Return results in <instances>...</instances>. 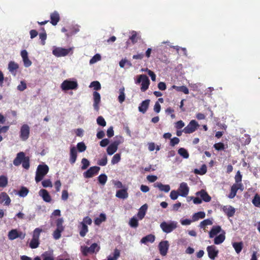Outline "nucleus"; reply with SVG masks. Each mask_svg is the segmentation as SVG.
<instances>
[{
    "mask_svg": "<svg viewBox=\"0 0 260 260\" xmlns=\"http://www.w3.org/2000/svg\"><path fill=\"white\" fill-rule=\"evenodd\" d=\"M49 167L46 165H39L36 172L35 180L36 182L41 181L48 173Z\"/></svg>",
    "mask_w": 260,
    "mask_h": 260,
    "instance_id": "f257e3e1",
    "label": "nucleus"
},
{
    "mask_svg": "<svg viewBox=\"0 0 260 260\" xmlns=\"http://www.w3.org/2000/svg\"><path fill=\"white\" fill-rule=\"evenodd\" d=\"M42 230L40 228H36L33 232L32 238L30 241L29 246L31 249H35L39 247L40 244L39 238Z\"/></svg>",
    "mask_w": 260,
    "mask_h": 260,
    "instance_id": "f03ea898",
    "label": "nucleus"
},
{
    "mask_svg": "<svg viewBox=\"0 0 260 260\" xmlns=\"http://www.w3.org/2000/svg\"><path fill=\"white\" fill-rule=\"evenodd\" d=\"M160 227L164 232L167 234L170 233L177 228V222L174 221L170 222L163 221L160 223Z\"/></svg>",
    "mask_w": 260,
    "mask_h": 260,
    "instance_id": "7ed1b4c3",
    "label": "nucleus"
},
{
    "mask_svg": "<svg viewBox=\"0 0 260 260\" xmlns=\"http://www.w3.org/2000/svg\"><path fill=\"white\" fill-rule=\"evenodd\" d=\"M141 82V90L142 91H145L149 87L150 81L148 77L146 75H139L138 79L136 81V84Z\"/></svg>",
    "mask_w": 260,
    "mask_h": 260,
    "instance_id": "20e7f679",
    "label": "nucleus"
},
{
    "mask_svg": "<svg viewBox=\"0 0 260 260\" xmlns=\"http://www.w3.org/2000/svg\"><path fill=\"white\" fill-rule=\"evenodd\" d=\"M63 222L62 218H58L56 220V229L53 233V238L55 240H58L61 237V233L64 230Z\"/></svg>",
    "mask_w": 260,
    "mask_h": 260,
    "instance_id": "39448f33",
    "label": "nucleus"
},
{
    "mask_svg": "<svg viewBox=\"0 0 260 260\" xmlns=\"http://www.w3.org/2000/svg\"><path fill=\"white\" fill-rule=\"evenodd\" d=\"M200 126V125L195 120H191L188 124L185 126L183 132L186 134H191L194 132Z\"/></svg>",
    "mask_w": 260,
    "mask_h": 260,
    "instance_id": "423d86ee",
    "label": "nucleus"
},
{
    "mask_svg": "<svg viewBox=\"0 0 260 260\" xmlns=\"http://www.w3.org/2000/svg\"><path fill=\"white\" fill-rule=\"evenodd\" d=\"M77 87L78 83L77 81H74L66 80L61 84V89L64 91L71 89H76Z\"/></svg>",
    "mask_w": 260,
    "mask_h": 260,
    "instance_id": "0eeeda50",
    "label": "nucleus"
},
{
    "mask_svg": "<svg viewBox=\"0 0 260 260\" xmlns=\"http://www.w3.org/2000/svg\"><path fill=\"white\" fill-rule=\"evenodd\" d=\"M29 133L30 128L29 126L26 124H23L20 128V138L22 140L26 141L29 138Z\"/></svg>",
    "mask_w": 260,
    "mask_h": 260,
    "instance_id": "6e6552de",
    "label": "nucleus"
},
{
    "mask_svg": "<svg viewBox=\"0 0 260 260\" xmlns=\"http://www.w3.org/2000/svg\"><path fill=\"white\" fill-rule=\"evenodd\" d=\"M70 50L71 49H65L61 47H56L53 50L52 53L54 56L58 57L65 56L69 53Z\"/></svg>",
    "mask_w": 260,
    "mask_h": 260,
    "instance_id": "1a4fd4ad",
    "label": "nucleus"
},
{
    "mask_svg": "<svg viewBox=\"0 0 260 260\" xmlns=\"http://www.w3.org/2000/svg\"><path fill=\"white\" fill-rule=\"evenodd\" d=\"M100 168L98 166H93L90 167L86 172H84L83 176L85 178H90L92 177L95 175L98 174Z\"/></svg>",
    "mask_w": 260,
    "mask_h": 260,
    "instance_id": "9d476101",
    "label": "nucleus"
},
{
    "mask_svg": "<svg viewBox=\"0 0 260 260\" xmlns=\"http://www.w3.org/2000/svg\"><path fill=\"white\" fill-rule=\"evenodd\" d=\"M121 143V141L119 139L115 140L112 142L107 149V153L109 155H112L117 150L118 145Z\"/></svg>",
    "mask_w": 260,
    "mask_h": 260,
    "instance_id": "9b49d317",
    "label": "nucleus"
},
{
    "mask_svg": "<svg viewBox=\"0 0 260 260\" xmlns=\"http://www.w3.org/2000/svg\"><path fill=\"white\" fill-rule=\"evenodd\" d=\"M244 189L242 183H235L231 188V191L229 193L228 197L230 199H233L236 195L237 192L239 189L243 190Z\"/></svg>",
    "mask_w": 260,
    "mask_h": 260,
    "instance_id": "f8f14e48",
    "label": "nucleus"
},
{
    "mask_svg": "<svg viewBox=\"0 0 260 260\" xmlns=\"http://www.w3.org/2000/svg\"><path fill=\"white\" fill-rule=\"evenodd\" d=\"M169 247V242L167 240L161 241L158 244V249L160 254L165 256L167 254Z\"/></svg>",
    "mask_w": 260,
    "mask_h": 260,
    "instance_id": "ddd939ff",
    "label": "nucleus"
},
{
    "mask_svg": "<svg viewBox=\"0 0 260 260\" xmlns=\"http://www.w3.org/2000/svg\"><path fill=\"white\" fill-rule=\"evenodd\" d=\"M8 236L10 240H13L19 237L23 239L25 234H23L22 232H18L16 229H13L9 231Z\"/></svg>",
    "mask_w": 260,
    "mask_h": 260,
    "instance_id": "4468645a",
    "label": "nucleus"
},
{
    "mask_svg": "<svg viewBox=\"0 0 260 260\" xmlns=\"http://www.w3.org/2000/svg\"><path fill=\"white\" fill-rule=\"evenodd\" d=\"M207 251L209 257L213 260L215 258L218 253V250L216 249V247L214 245L208 246L207 247Z\"/></svg>",
    "mask_w": 260,
    "mask_h": 260,
    "instance_id": "2eb2a0df",
    "label": "nucleus"
},
{
    "mask_svg": "<svg viewBox=\"0 0 260 260\" xmlns=\"http://www.w3.org/2000/svg\"><path fill=\"white\" fill-rule=\"evenodd\" d=\"M179 195L182 197H186L189 192V187L185 182H182L178 188Z\"/></svg>",
    "mask_w": 260,
    "mask_h": 260,
    "instance_id": "dca6fc26",
    "label": "nucleus"
},
{
    "mask_svg": "<svg viewBox=\"0 0 260 260\" xmlns=\"http://www.w3.org/2000/svg\"><path fill=\"white\" fill-rule=\"evenodd\" d=\"M93 108L96 111H98L100 109L99 104L101 102L100 94L99 92H98L97 91H94L93 92Z\"/></svg>",
    "mask_w": 260,
    "mask_h": 260,
    "instance_id": "f3484780",
    "label": "nucleus"
},
{
    "mask_svg": "<svg viewBox=\"0 0 260 260\" xmlns=\"http://www.w3.org/2000/svg\"><path fill=\"white\" fill-rule=\"evenodd\" d=\"M223 212L228 217H233L236 212L235 209L232 206H223L222 208Z\"/></svg>",
    "mask_w": 260,
    "mask_h": 260,
    "instance_id": "a211bd4d",
    "label": "nucleus"
},
{
    "mask_svg": "<svg viewBox=\"0 0 260 260\" xmlns=\"http://www.w3.org/2000/svg\"><path fill=\"white\" fill-rule=\"evenodd\" d=\"M26 157V156H25V153L23 152H20L18 153L16 157L13 160V164L15 166H19Z\"/></svg>",
    "mask_w": 260,
    "mask_h": 260,
    "instance_id": "6ab92c4d",
    "label": "nucleus"
},
{
    "mask_svg": "<svg viewBox=\"0 0 260 260\" xmlns=\"http://www.w3.org/2000/svg\"><path fill=\"white\" fill-rule=\"evenodd\" d=\"M198 196H200L202 201L205 202H209L211 200V197L208 194L207 192L204 189H202L196 193Z\"/></svg>",
    "mask_w": 260,
    "mask_h": 260,
    "instance_id": "aec40b11",
    "label": "nucleus"
},
{
    "mask_svg": "<svg viewBox=\"0 0 260 260\" xmlns=\"http://www.w3.org/2000/svg\"><path fill=\"white\" fill-rule=\"evenodd\" d=\"M77 157V151L75 147L72 146L70 148V162L71 164H74L76 161Z\"/></svg>",
    "mask_w": 260,
    "mask_h": 260,
    "instance_id": "412c9836",
    "label": "nucleus"
},
{
    "mask_svg": "<svg viewBox=\"0 0 260 260\" xmlns=\"http://www.w3.org/2000/svg\"><path fill=\"white\" fill-rule=\"evenodd\" d=\"M60 20L59 13L55 11L50 14V23L54 26L56 25Z\"/></svg>",
    "mask_w": 260,
    "mask_h": 260,
    "instance_id": "4be33fe9",
    "label": "nucleus"
},
{
    "mask_svg": "<svg viewBox=\"0 0 260 260\" xmlns=\"http://www.w3.org/2000/svg\"><path fill=\"white\" fill-rule=\"evenodd\" d=\"M150 101L148 99L143 101L138 107L139 111L143 114L145 113L149 107Z\"/></svg>",
    "mask_w": 260,
    "mask_h": 260,
    "instance_id": "5701e85b",
    "label": "nucleus"
},
{
    "mask_svg": "<svg viewBox=\"0 0 260 260\" xmlns=\"http://www.w3.org/2000/svg\"><path fill=\"white\" fill-rule=\"evenodd\" d=\"M39 194L46 202L49 203L51 201V198L48 191L45 189H42L39 191Z\"/></svg>",
    "mask_w": 260,
    "mask_h": 260,
    "instance_id": "b1692460",
    "label": "nucleus"
},
{
    "mask_svg": "<svg viewBox=\"0 0 260 260\" xmlns=\"http://www.w3.org/2000/svg\"><path fill=\"white\" fill-rule=\"evenodd\" d=\"M0 200L1 203L5 202V205L7 206H9L11 201L9 196L5 192H2L1 193Z\"/></svg>",
    "mask_w": 260,
    "mask_h": 260,
    "instance_id": "393cba45",
    "label": "nucleus"
},
{
    "mask_svg": "<svg viewBox=\"0 0 260 260\" xmlns=\"http://www.w3.org/2000/svg\"><path fill=\"white\" fill-rule=\"evenodd\" d=\"M221 231V226L219 225L213 226L209 233V237L210 238H213L217 234Z\"/></svg>",
    "mask_w": 260,
    "mask_h": 260,
    "instance_id": "a878e982",
    "label": "nucleus"
},
{
    "mask_svg": "<svg viewBox=\"0 0 260 260\" xmlns=\"http://www.w3.org/2000/svg\"><path fill=\"white\" fill-rule=\"evenodd\" d=\"M147 208L148 206L147 204H144L141 207L137 214L138 217L139 219L142 220L144 217Z\"/></svg>",
    "mask_w": 260,
    "mask_h": 260,
    "instance_id": "bb28decb",
    "label": "nucleus"
},
{
    "mask_svg": "<svg viewBox=\"0 0 260 260\" xmlns=\"http://www.w3.org/2000/svg\"><path fill=\"white\" fill-rule=\"evenodd\" d=\"M155 237L153 235L149 234L142 238L141 240V242L145 244H147L148 242L153 243L155 240Z\"/></svg>",
    "mask_w": 260,
    "mask_h": 260,
    "instance_id": "cd10ccee",
    "label": "nucleus"
},
{
    "mask_svg": "<svg viewBox=\"0 0 260 260\" xmlns=\"http://www.w3.org/2000/svg\"><path fill=\"white\" fill-rule=\"evenodd\" d=\"M116 197L119 199H126L128 197L127 189H120L117 191Z\"/></svg>",
    "mask_w": 260,
    "mask_h": 260,
    "instance_id": "c85d7f7f",
    "label": "nucleus"
},
{
    "mask_svg": "<svg viewBox=\"0 0 260 260\" xmlns=\"http://www.w3.org/2000/svg\"><path fill=\"white\" fill-rule=\"evenodd\" d=\"M18 64L13 61L9 62L8 64L9 71L12 73L15 74L17 70L18 69Z\"/></svg>",
    "mask_w": 260,
    "mask_h": 260,
    "instance_id": "c756f323",
    "label": "nucleus"
},
{
    "mask_svg": "<svg viewBox=\"0 0 260 260\" xmlns=\"http://www.w3.org/2000/svg\"><path fill=\"white\" fill-rule=\"evenodd\" d=\"M206 214L203 211H200L195 213L192 216V221H196L200 219H203L205 217Z\"/></svg>",
    "mask_w": 260,
    "mask_h": 260,
    "instance_id": "7c9ffc66",
    "label": "nucleus"
},
{
    "mask_svg": "<svg viewBox=\"0 0 260 260\" xmlns=\"http://www.w3.org/2000/svg\"><path fill=\"white\" fill-rule=\"evenodd\" d=\"M80 225L81 227L80 228L79 234L81 237H84L88 232V228L87 225L84 224V223H80Z\"/></svg>",
    "mask_w": 260,
    "mask_h": 260,
    "instance_id": "2f4dec72",
    "label": "nucleus"
},
{
    "mask_svg": "<svg viewBox=\"0 0 260 260\" xmlns=\"http://www.w3.org/2000/svg\"><path fill=\"white\" fill-rule=\"evenodd\" d=\"M233 247L235 249L236 252L237 253H239L243 247V243L242 242H234L232 244Z\"/></svg>",
    "mask_w": 260,
    "mask_h": 260,
    "instance_id": "473e14b6",
    "label": "nucleus"
},
{
    "mask_svg": "<svg viewBox=\"0 0 260 260\" xmlns=\"http://www.w3.org/2000/svg\"><path fill=\"white\" fill-rule=\"evenodd\" d=\"M225 236L224 234H221L215 237L214 243L215 244H220L222 243L225 240Z\"/></svg>",
    "mask_w": 260,
    "mask_h": 260,
    "instance_id": "72a5a7b5",
    "label": "nucleus"
},
{
    "mask_svg": "<svg viewBox=\"0 0 260 260\" xmlns=\"http://www.w3.org/2000/svg\"><path fill=\"white\" fill-rule=\"evenodd\" d=\"M155 186L158 187L160 190L163 191L165 192H168L170 190V186L168 184L164 185L161 183H157Z\"/></svg>",
    "mask_w": 260,
    "mask_h": 260,
    "instance_id": "f704fd0d",
    "label": "nucleus"
},
{
    "mask_svg": "<svg viewBox=\"0 0 260 260\" xmlns=\"http://www.w3.org/2000/svg\"><path fill=\"white\" fill-rule=\"evenodd\" d=\"M43 260H54V257L52 253L46 251L41 255Z\"/></svg>",
    "mask_w": 260,
    "mask_h": 260,
    "instance_id": "c9c22d12",
    "label": "nucleus"
},
{
    "mask_svg": "<svg viewBox=\"0 0 260 260\" xmlns=\"http://www.w3.org/2000/svg\"><path fill=\"white\" fill-rule=\"evenodd\" d=\"M106 219V215L104 213H101L99 217H97L94 219V223L95 225H100L102 222L105 221Z\"/></svg>",
    "mask_w": 260,
    "mask_h": 260,
    "instance_id": "e433bc0d",
    "label": "nucleus"
},
{
    "mask_svg": "<svg viewBox=\"0 0 260 260\" xmlns=\"http://www.w3.org/2000/svg\"><path fill=\"white\" fill-rule=\"evenodd\" d=\"M173 88L175 89L178 91L182 92L185 94H188L189 90L187 87L185 86H177L175 85L173 86Z\"/></svg>",
    "mask_w": 260,
    "mask_h": 260,
    "instance_id": "4c0bfd02",
    "label": "nucleus"
},
{
    "mask_svg": "<svg viewBox=\"0 0 260 260\" xmlns=\"http://www.w3.org/2000/svg\"><path fill=\"white\" fill-rule=\"evenodd\" d=\"M212 224L213 222L212 220L210 219H206L201 221L199 226L201 229H205L207 225H212Z\"/></svg>",
    "mask_w": 260,
    "mask_h": 260,
    "instance_id": "58836bf2",
    "label": "nucleus"
},
{
    "mask_svg": "<svg viewBox=\"0 0 260 260\" xmlns=\"http://www.w3.org/2000/svg\"><path fill=\"white\" fill-rule=\"evenodd\" d=\"M178 154L184 158L189 157V153L188 151L184 148H180L178 150Z\"/></svg>",
    "mask_w": 260,
    "mask_h": 260,
    "instance_id": "ea45409f",
    "label": "nucleus"
},
{
    "mask_svg": "<svg viewBox=\"0 0 260 260\" xmlns=\"http://www.w3.org/2000/svg\"><path fill=\"white\" fill-rule=\"evenodd\" d=\"M124 88L122 87L119 89V95L118 96V101L120 103H122L125 100Z\"/></svg>",
    "mask_w": 260,
    "mask_h": 260,
    "instance_id": "a19ab883",
    "label": "nucleus"
},
{
    "mask_svg": "<svg viewBox=\"0 0 260 260\" xmlns=\"http://www.w3.org/2000/svg\"><path fill=\"white\" fill-rule=\"evenodd\" d=\"M28 192L29 190L26 187L22 186L21 187L18 194L21 197H25L27 195Z\"/></svg>",
    "mask_w": 260,
    "mask_h": 260,
    "instance_id": "79ce46f5",
    "label": "nucleus"
},
{
    "mask_svg": "<svg viewBox=\"0 0 260 260\" xmlns=\"http://www.w3.org/2000/svg\"><path fill=\"white\" fill-rule=\"evenodd\" d=\"M98 179L99 183L104 185L107 181V176L106 174H102L98 177Z\"/></svg>",
    "mask_w": 260,
    "mask_h": 260,
    "instance_id": "37998d69",
    "label": "nucleus"
},
{
    "mask_svg": "<svg viewBox=\"0 0 260 260\" xmlns=\"http://www.w3.org/2000/svg\"><path fill=\"white\" fill-rule=\"evenodd\" d=\"M8 178L4 176L1 175L0 176V187H5L8 184Z\"/></svg>",
    "mask_w": 260,
    "mask_h": 260,
    "instance_id": "c03bdc74",
    "label": "nucleus"
},
{
    "mask_svg": "<svg viewBox=\"0 0 260 260\" xmlns=\"http://www.w3.org/2000/svg\"><path fill=\"white\" fill-rule=\"evenodd\" d=\"M207 172V167L205 165H203L200 170L195 169L194 173L197 174L204 175Z\"/></svg>",
    "mask_w": 260,
    "mask_h": 260,
    "instance_id": "a18cd8bd",
    "label": "nucleus"
},
{
    "mask_svg": "<svg viewBox=\"0 0 260 260\" xmlns=\"http://www.w3.org/2000/svg\"><path fill=\"white\" fill-rule=\"evenodd\" d=\"M89 87H93L94 90H100L101 88V85L100 83L98 81H92Z\"/></svg>",
    "mask_w": 260,
    "mask_h": 260,
    "instance_id": "49530a36",
    "label": "nucleus"
},
{
    "mask_svg": "<svg viewBox=\"0 0 260 260\" xmlns=\"http://www.w3.org/2000/svg\"><path fill=\"white\" fill-rule=\"evenodd\" d=\"M107 156L106 154H104L102 158L98 160L97 164L101 166H105L107 165Z\"/></svg>",
    "mask_w": 260,
    "mask_h": 260,
    "instance_id": "de8ad7c7",
    "label": "nucleus"
},
{
    "mask_svg": "<svg viewBox=\"0 0 260 260\" xmlns=\"http://www.w3.org/2000/svg\"><path fill=\"white\" fill-rule=\"evenodd\" d=\"M129 224L132 228H137L139 225L138 219L135 217H132L129 220Z\"/></svg>",
    "mask_w": 260,
    "mask_h": 260,
    "instance_id": "09e8293b",
    "label": "nucleus"
},
{
    "mask_svg": "<svg viewBox=\"0 0 260 260\" xmlns=\"http://www.w3.org/2000/svg\"><path fill=\"white\" fill-rule=\"evenodd\" d=\"M129 39L131 40L133 44L136 43L139 39V37L137 36V33L135 31L132 32V36L129 37Z\"/></svg>",
    "mask_w": 260,
    "mask_h": 260,
    "instance_id": "8fccbe9b",
    "label": "nucleus"
},
{
    "mask_svg": "<svg viewBox=\"0 0 260 260\" xmlns=\"http://www.w3.org/2000/svg\"><path fill=\"white\" fill-rule=\"evenodd\" d=\"M121 159V155L119 153L115 154L112 157L111 164L113 165L117 164Z\"/></svg>",
    "mask_w": 260,
    "mask_h": 260,
    "instance_id": "3c124183",
    "label": "nucleus"
},
{
    "mask_svg": "<svg viewBox=\"0 0 260 260\" xmlns=\"http://www.w3.org/2000/svg\"><path fill=\"white\" fill-rule=\"evenodd\" d=\"M81 164L82 165L81 167V169L83 170L86 169L90 165L89 160L85 158H83L82 159Z\"/></svg>",
    "mask_w": 260,
    "mask_h": 260,
    "instance_id": "603ef678",
    "label": "nucleus"
},
{
    "mask_svg": "<svg viewBox=\"0 0 260 260\" xmlns=\"http://www.w3.org/2000/svg\"><path fill=\"white\" fill-rule=\"evenodd\" d=\"M81 252L84 256L87 255L88 253H92L90 250V247L87 246H81Z\"/></svg>",
    "mask_w": 260,
    "mask_h": 260,
    "instance_id": "864d4df0",
    "label": "nucleus"
},
{
    "mask_svg": "<svg viewBox=\"0 0 260 260\" xmlns=\"http://www.w3.org/2000/svg\"><path fill=\"white\" fill-rule=\"evenodd\" d=\"M253 205L257 207L260 206V197L258 194H255L252 200Z\"/></svg>",
    "mask_w": 260,
    "mask_h": 260,
    "instance_id": "5fc2aeb1",
    "label": "nucleus"
},
{
    "mask_svg": "<svg viewBox=\"0 0 260 260\" xmlns=\"http://www.w3.org/2000/svg\"><path fill=\"white\" fill-rule=\"evenodd\" d=\"M77 148L79 152H82L85 151L86 146L83 142H79L77 145Z\"/></svg>",
    "mask_w": 260,
    "mask_h": 260,
    "instance_id": "6e6d98bb",
    "label": "nucleus"
},
{
    "mask_svg": "<svg viewBox=\"0 0 260 260\" xmlns=\"http://www.w3.org/2000/svg\"><path fill=\"white\" fill-rule=\"evenodd\" d=\"M213 147L216 150L218 151L223 150L225 149L224 144L221 142L215 143Z\"/></svg>",
    "mask_w": 260,
    "mask_h": 260,
    "instance_id": "4d7b16f0",
    "label": "nucleus"
},
{
    "mask_svg": "<svg viewBox=\"0 0 260 260\" xmlns=\"http://www.w3.org/2000/svg\"><path fill=\"white\" fill-rule=\"evenodd\" d=\"M21 164L23 168L26 170H28L30 167L29 157L26 156L25 159L23 161V162Z\"/></svg>",
    "mask_w": 260,
    "mask_h": 260,
    "instance_id": "13d9d810",
    "label": "nucleus"
},
{
    "mask_svg": "<svg viewBox=\"0 0 260 260\" xmlns=\"http://www.w3.org/2000/svg\"><path fill=\"white\" fill-rule=\"evenodd\" d=\"M97 123L102 126H105L106 125V122L102 116H99L96 119Z\"/></svg>",
    "mask_w": 260,
    "mask_h": 260,
    "instance_id": "bf43d9fd",
    "label": "nucleus"
},
{
    "mask_svg": "<svg viewBox=\"0 0 260 260\" xmlns=\"http://www.w3.org/2000/svg\"><path fill=\"white\" fill-rule=\"evenodd\" d=\"M40 39L41 40V44L42 45L45 44V40L47 38V34L46 32H42L39 34Z\"/></svg>",
    "mask_w": 260,
    "mask_h": 260,
    "instance_id": "052dcab7",
    "label": "nucleus"
},
{
    "mask_svg": "<svg viewBox=\"0 0 260 260\" xmlns=\"http://www.w3.org/2000/svg\"><path fill=\"white\" fill-rule=\"evenodd\" d=\"M42 184L44 187H52V184L50 179H46L42 182Z\"/></svg>",
    "mask_w": 260,
    "mask_h": 260,
    "instance_id": "680f3d73",
    "label": "nucleus"
},
{
    "mask_svg": "<svg viewBox=\"0 0 260 260\" xmlns=\"http://www.w3.org/2000/svg\"><path fill=\"white\" fill-rule=\"evenodd\" d=\"M179 195V193L178 191L173 190L171 191L170 196L172 200H175L178 198Z\"/></svg>",
    "mask_w": 260,
    "mask_h": 260,
    "instance_id": "e2e57ef3",
    "label": "nucleus"
},
{
    "mask_svg": "<svg viewBox=\"0 0 260 260\" xmlns=\"http://www.w3.org/2000/svg\"><path fill=\"white\" fill-rule=\"evenodd\" d=\"M179 142L180 140L178 138L174 137L173 138L171 139L170 144L172 147H174L176 145L178 144L179 143Z\"/></svg>",
    "mask_w": 260,
    "mask_h": 260,
    "instance_id": "0e129e2a",
    "label": "nucleus"
},
{
    "mask_svg": "<svg viewBox=\"0 0 260 260\" xmlns=\"http://www.w3.org/2000/svg\"><path fill=\"white\" fill-rule=\"evenodd\" d=\"M184 125V122L181 120L176 122L175 124V127L178 129H181Z\"/></svg>",
    "mask_w": 260,
    "mask_h": 260,
    "instance_id": "69168bd1",
    "label": "nucleus"
},
{
    "mask_svg": "<svg viewBox=\"0 0 260 260\" xmlns=\"http://www.w3.org/2000/svg\"><path fill=\"white\" fill-rule=\"evenodd\" d=\"M100 248V247L98 246V244L95 243L92 244L90 246V250L92 253H94L95 251H99Z\"/></svg>",
    "mask_w": 260,
    "mask_h": 260,
    "instance_id": "338daca9",
    "label": "nucleus"
},
{
    "mask_svg": "<svg viewBox=\"0 0 260 260\" xmlns=\"http://www.w3.org/2000/svg\"><path fill=\"white\" fill-rule=\"evenodd\" d=\"M236 183H241L242 181V175L240 174V171H238L235 177Z\"/></svg>",
    "mask_w": 260,
    "mask_h": 260,
    "instance_id": "774afa93",
    "label": "nucleus"
}]
</instances>
